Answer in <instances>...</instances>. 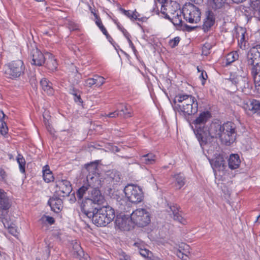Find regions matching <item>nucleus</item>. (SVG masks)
<instances>
[{"label":"nucleus","instance_id":"9d476101","mask_svg":"<svg viewBox=\"0 0 260 260\" xmlns=\"http://www.w3.org/2000/svg\"><path fill=\"white\" fill-rule=\"evenodd\" d=\"M5 74L11 79H16L24 74L25 66L21 60H17L6 66Z\"/></svg>","mask_w":260,"mask_h":260},{"label":"nucleus","instance_id":"5701e85b","mask_svg":"<svg viewBox=\"0 0 260 260\" xmlns=\"http://www.w3.org/2000/svg\"><path fill=\"white\" fill-rule=\"evenodd\" d=\"M119 115L125 118L132 116V110L130 106L127 104H121L119 108Z\"/></svg>","mask_w":260,"mask_h":260},{"label":"nucleus","instance_id":"4468645a","mask_svg":"<svg viewBox=\"0 0 260 260\" xmlns=\"http://www.w3.org/2000/svg\"><path fill=\"white\" fill-rule=\"evenodd\" d=\"M228 80L231 81L237 88H248V79L246 72L243 73V75H239L237 73H231Z\"/></svg>","mask_w":260,"mask_h":260},{"label":"nucleus","instance_id":"f8f14e48","mask_svg":"<svg viewBox=\"0 0 260 260\" xmlns=\"http://www.w3.org/2000/svg\"><path fill=\"white\" fill-rule=\"evenodd\" d=\"M260 44L252 47L249 50L247 54V64L250 66L251 69L260 67Z\"/></svg>","mask_w":260,"mask_h":260},{"label":"nucleus","instance_id":"58836bf2","mask_svg":"<svg viewBox=\"0 0 260 260\" xmlns=\"http://www.w3.org/2000/svg\"><path fill=\"white\" fill-rule=\"evenodd\" d=\"M40 221L42 223L47 222L49 224L51 225L54 223L55 220L54 218L51 216L43 215L40 219Z\"/></svg>","mask_w":260,"mask_h":260},{"label":"nucleus","instance_id":"a18cd8bd","mask_svg":"<svg viewBox=\"0 0 260 260\" xmlns=\"http://www.w3.org/2000/svg\"><path fill=\"white\" fill-rule=\"evenodd\" d=\"M179 41L180 38L178 37H176L174 38L173 39L170 40L169 45L171 47V48H174L178 45Z\"/></svg>","mask_w":260,"mask_h":260},{"label":"nucleus","instance_id":"6ab92c4d","mask_svg":"<svg viewBox=\"0 0 260 260\" xmlns=\"http://www.w3.org/2000/svg\"><path fill=\"white\" fill-rule=\"evenodd\" d=\"M210 164L213 169H217L219 171H223L225 167V161L222 155L218 154L215 157V158L210 161Z\"/></svg>","mask_w":260,"mask_h":260},{"label":"nucleus","instance_id":"dca6fc26","mask_svg":"<svg viewBox=\"0 0 260 260\" xmlns=\"http://www.w3.org/2000/svg\"><path fill=\"white\" fill-rule=\"evenodd\" d=\"M179 10L180 9L178 4L174 2L166 3L161 5V12L167 19H169Z\"/></svg>","mask_w":260,"mask_h":260},{"label":"nucleus","instance_id":"680f3d73","mask_svg":"<svg viewBox=\"0 0 260 260\" xmlns=\"http://www.w3.org/2000/svg\"><path fill=\"white\" fill-rule=\"evenodd\" d=\"M113 150H115V151H117V152H118V151H119V149L118 148V147H116V146H114V147H113Z\"/></svg>","mask_w":260,"mask_h":260},{"label":"nucleus","instance_id":"4d7b16f0","mask_svg":"<svg viewBox=\"0 0 260 260\" xmlns=\"http://www.w3.org/2000/svg\"><path fill=\"white\" fill-rule=\"evenodd\" d=\"M104 34L106 36V38L109 41V42L111 44H112V45L114 47V48L115 49H116V46H115L116 44H115V42H114L112 38L109 35V34Z\"/></svg>","mask_w":260,"mask_h":260},{"label":"nucleus","instance_id":"7ed1b4c3","mask_svg":"<svg viewBox=\"0 0 260 260\" xmlns=\"http://www.w3.org/2000/svg\"><path fill=\"white\" fill-rule=\"evenodd\" d=\"M105 202L104 197L100 191H96L90 198L83 201L81 204L82 212L90 219H92L98 210Z\"/></svg>","mask_w":260,"mask_h":260},{"label":"nucleus","instance_id":"6e6d98bb","mask_svg":"<svg viewBox=\"0 0 260 260\" xmlns=\"http://www.w3.org/2000/svg\"><path fill=\"white\" fill-rule=\"evenodd\" d=\"M96 23L97 25L100 27L101 30L102 31V32H107L106 29L103 25L102 23V21L100 20H98L96 21Z\"/></svg>","mask_w":260,"mask_h":260},{"label":"nucleus","instance_id":"e2e57ef3","mask_svg":"<svg viewBox=\"0 0 260 260\" xmlns=\"http://www.w3.org/2000/svg\"><path fill=\"white\" fill-rule=\"evenodd\" d=\"M8 155L9 158L10 159H13V155L12 154H10L9 153V154H8Z\"/></svg>","mask_w":260,"mask_h":260},{"label":"nucleus","instance_id":"9b49d317","mask_svg":"<svg viewBox=\"0 0 260 260\" xmlns=\"http://www.w3.org/2000/svg\"><path fill=\"white\" fill-rule=\"evenodd\" d=\"M11 205L12 201L7 193L3 189H0V221L3 223L5 227V221L7 220L6 217Z\"/></svg>","mask_w":260,"mask_h":260},{"label":"nucleus","instance_id":"864d4df0","mask_svg":"<svg viewBox=\"0 0 260 260\" xmlns=\"http://www.w3.org/2000/svg\"><path fill=\"white\" fill-rule=\"evenodd\" d=\"M7 177V174L5 170L0 168V180L5 181Z\"/></svg>","mask_w":260,"mask_h":260},{"label":"nucleus","instance_id":"4be33fe9","mask_svg":"<svg viewBox=\"0 0 260 260\" xmlns=\"http://www.w3.org/2000/svg\"><path fill=\"white\" fill-rule=\"evenodd\" d=\"M46 68L50 71L53 72L56 70L57 68V63L56 59L54 58L53 54L50 53H46V57L45 60Z\"/></svg>","mask_w":260,"mask_h":260},{"label":"nucleus","instance_id":"1a4fd4ad","mask_svg":"<svg viewBox=\"0 0 260 260\" xmlns=\"http://www.w3.org/2000/svg\"><path fill=\"white\" fill-rule=\"evenodd\" d=\"M124 192L127 200L133 203H139L143 199L142 188L132 184H127L124 188Z\"/></svg>","mask_w":260,"mask_h":260},{"label":"nucleus","instance_id":"0e129e2a","mask_svg":"<svg viewBox=\"0 0 260 260\" xmlns=\"http://www.w3.org/2000/svg\"><path fill=\"white\" fill-rule=\"evenodd\" d=\"M118 27H119V30L121 31H122V32H124V29L123 28H121V27H120V26L119 25H118Z\"/></svg>","mask_w":260,"mask_h":260},{"label":"nucleus","instance_id":"bb28decb","mask_svg":"<svg viewBox=\"0 0 260 260\" xmlns=\"http://www.w3.org/2000/svg\"><path fill=\"white\" fill-rule=\"evenodd\" d=\"M40 85L42 89L48 94H52L53 89L52 87V83L49 81L46 78L42 79L40 81Z\"/></svg>","mask_w":260,"mask_h":260},{"label":"nucleus","instance_id":"a19ab883","mask_svg":"<svg viewBox=\"0 0 260 260\" xmlns=\"http://www.w3.org/2000/svg\"><path fill=\"white\" fill-rule=\"evenodd\" d=\"M74 252L77 253V255L79 256H81L83 254V251L81 247L77 242L73 245V246Z\"/></svg>","mask_w":260,"mask_h":260},{"label":"nucleus","instance_id":"774afa93","mask_svg":"<svg viewBox=\"0 0 260 260\" xmlns=\"http://www.w3.org/2000/svg\"><path fill=\"white\" fill-rule=\"evenodd\" d=\"M47 127V128L48 129V131H50V133H52L51 131L49 129V128H50V126L49 125H48V126H46Z\"/></svg>","mask_w":260,"mask_h":260},{"label":"nucleus","instance_id":"79ce46f5","mask_svg":"<svg viewBox=\"0 0 260 260\" xmlns=\"http://www.w3.org/2000/svg\"><path fill=\"white\" fill-rule=\"evenodd\" d=\"M245 34H242L241 38L238 40V45L242 49H246L247 41L245 40Z\"/></svg>","mask_w":260,"mask_h":260},{"label":"nucleus","instance_id":"473e14b6","mask_svg":"<svg viewBox=\"0 0 260 260\" xmlns=\"http://www.w3.org/2000/svg\"><path fill=\"white\" fill-rule=\"evenodd\" d=\"M175 179V186L178 189H180L185 183L184 176L181 173L176 174L174 176Z\"/></svg>","mask_w":260,"mask_h":260},{"label":"nucleus","instance_id":"c03bdc74","mask_svg":"<svg viewBox=\"0 0 260 260\" xmlns=\"http://www.w3.org/2000/svg\"><path fill=\"white\" fill-rule=\"evenodd\" d=\"M118 260H131L130 256L122 250L118 252Z\"/></svg>","mask_w":260,"mask_h":260},{"label":"nucleus","instance_id":"de8ad7c7","mask_svg":"<svg viewBox=\"0 0 260 260\" xmlns=\"http://www.w3.org/2000/svg\"><path fill=\"white\" fill-rule=\"evenodd\" d=\"M68 27L71 31L79 30L78 25L73 22H70L69 23Z\"/></svg>","mask_w":260,"mask_h":260},{"label":"nucleus","instance_id":"69168bd1","mask_svg":"<svg viewBox=\"0 0 260 260\" xmlns=\"http://www.w3.org/2000/svg\"><path fill=\"white\" fill-rule=\"evenodd\" d=\"M120 180V178L119 176V175H117V177L116 179V181L118 182Z\"/></svg>","mask_w":260,"mask_h":260},{"label":"nucleus","instance_id":"2eb2a0df","mask_svg":"<svg viewBox=\"0 0 260 260\" xmlns=\"http://www.w3.org/2000/svg\"><path fill=\"white\" fill-rule=\"evenodd\" d=\"M129 215H117L115 219L116 226L122 231H129L133 228V222L128 218Z\"/></svg>","mask_w":260,"mask_h":260},{"label":"nucleus","instance_id":"f3484780","mask_svg":"<svg viewBox=\"0 0 260 260\" xmlns=\"http://www.w3.org/2000/svg\"><path fill=\"white\" fill-rule=\"evenodd\" d=\"M56 186L59 188V189L56 190L58 195L63 197L68 196L72 191V185L70 182L67 180H59Z\"/></svg>","mask_w":260,"mask_h":260},{"label":"nucleus","instance_id":"aec40b11","mask_svg":"<svg viewBox=\"0 0 260 260\" xmlns=\"http://www.w3.org/2000/svg\"><path fill=\"white\" fill-rule=\"evenodd\" d=\"M244 109L260 115V102L256 100H249L244 106Z\"/></svg>","mask_w":260,"mask_h":260},{"label":"nucleus","instance_id":"2f4dec72","mask_svg":"<svg viewBox=\"0 0 260 260\" xmlns=\"http://www.w3.org/2000/svg\"><path fill=\"white\" fill-rule=\"evenodd\" d=\"M119 11L123 14L124 15L127 16L131 20L134 21L137 19H139L138 17L139 16L138 13L135 10V11H132L130 10H125L124 9L120 8Z\"/></svg>","mask_w":260,"mask_h":260},{"label":"nucleus","instance_id":"c85d7f7f","mask_svg":"<svg viewBox=\"0 0 260 260\" xmlns=\"http://www.w3.org/2000/svg\"><path fill=\"white\" fill-rule=\"evenodd\" d=\"M43 177L44 181L47 183L51 182L54 180L52 173L48 165L45 166L43 168Z\"/></svg>","mask_w":260,"mask_h":260},{"label":"nucleus","instance_id":"603ef678","mask_svg":"<svg viewBox=\"0 0 260 260\" xmlns=\"http://www.w3.org/2000/svg\"><path fill=\"white\" fill-rule=\"evenodd\" d=\"M74 99L75 102L76 103H77L79 105L82 106L83 101L82 100V99L81 98L80 94H78L76 96H74Z\"/></svg>","mask_w":260,"mask_h":260},{"label":"nucleus","instance_id":"393cba45","mask_svg":"<svg viewBox=\"0 0 260 260\" xmlns=\"http://www.w3.org/2000/svg\"><path fill=\"white\" fill-rule=\"evenodd\" d=\"M240 164L239 156L237 154H232L228 159V164L229 168L232 169L238 168Z\"/></svg>","mask_w":260,"mask_h":260},{"label":"nucleus","instance_id":"72a5a7b5","mask_svg":"<svg viewBox=\"0 0 260 260\" xmlns=\"http://www.w3.org/2000/svg\"><path fill=\"white\" fill-rule=\"evenodd\" d=\"M17 161L19 164V167L20 171L22 173H24L25 172V160L23 156L20 154H18L17 157Z\"/></svg>","mask_w":260,"mask_h":260},{"label":"nucleus","instance_id":"7c9ffc66","mask_svg":"<svg viewBox=\"0 0 260 260\" xmlns=\"http://www.w3.org/2000/svg\"><path fill=\"white\" fill-rule=\"evenodd\" d=\"M181 14H182V10L180 9L168 19H169L174 25H179L181 24L182 22Z\"/></svg>","mask_w":260,"mask_h":260},{"label":"nucleus","instance_id":"e433bc0d","mask_svg":"<svg viewBox=\"0 0 260 260\" xmlns=\"http://www.w3.org/2000/svg\"><path fill=\"white\" fill-rule=\"evenodd\" d=\"M135 245L138 246V248L139 249L140 254L142 256L144 257H149L151 256L152 253L149 250L145 248H143L138 243H135Z\"/></svg>","mask_w":260,"mask_h":260},{"label":"nucleus","instance_id":"412c9836","mask_svg":"<svg viewBox=\"0 0 260 260\" xmlns=\"http://www.w3.org/2000/svg\"><path fill=\"white\" fill-rule=\"evenodd\" d=\"M48 204L51 207V210L56 213L59 212L62 208V201L57 197L50 198L48 201Z\"/></svg>","mask_w":260,"mask_h":260},{"label":"nucleus","instance_id":"a211bd4d","mask_svg":"<svg viewBox=\"0 0 260 260\" xmlns=\"http://www.w3.org/2000/svg\"><path fill=\"white\" fill-rule=\"evenodd\" d=\"M170 210L172 212L173 218L174 220L178 221V222L185 225L186 224L187 221L186 219L182 216L180 214V207L177 204H172L169 206Z\"/></svg>","mask_w":260,"mask_h":260},{"label":"nucleus","instance_id":"6e6552de","mask_svg":"<svg viewBox=\"0 0 260 260\" xmlns=\"http://www.w3.org/2000/svg\"><path fill=\"white\" fill-rule=\"evenodd\" d=\"M131 220L139 227H144L150 222V214L145 209L139 208L131 214Z\"/></svg>","mask_w":260,"mask_h":260},{"label":"nucleus","instance_id":"052dcab7","mask_svg":"<svg viewBox=\"0 0 260 260\" xmlns=\"http://www.w3.org/2000/svg\"><path fill=\"white\" fill-rule=\"evenodd\" d=\"M157 1L160 4H161V5H164V4H166V3H167V1L168 0H157Z\"/></svg>","mask_w":260,"mask_h":260},{"label":"nucleus","instance_id":"ddd939ff","mask_svg":"<svg viewBox=\"0 0 260 260\" xmlns=\"http://www.w3.org/2000/svg\"><path fill=\"white\" fill-rule=\"evenodd\" d=\"M29 52V56L32 59L31 64L41 66L45 63L46 54L44 55L36 46L34 43V46L31 44L29 46L28 45Z\"/></svg>","mask_w":260,"mask_h":260},{"label":"nucleus","instance_id":"423d86ee","mask_svg":"<svg viewBox=\"0 0 260 260\" xmlns=\"http://www.w3.org/2000/svg\"><path fill=\"white\" fill-rule=\"evenodd\" d=\"M85 169L88 172L86 177L87 185L90 190L89 191L92 195L95 190L100 191L99 188L102 186V181L99 175L96 173L97 164L95 162L87 164L85 166Z\"/></svg>","mask_w":260,"mask_h":260},{"label":"nucleus","instance_id":"09e8293b","mask_svg":"<svg viewBox=\"0 0 260 260\" xmlns=\"http://www.w3.org/2000/svg\"><path fill=\"white\" fill-rule=\"evenodd\" d=\"M2 126L1 127L0 132L3 136L6 135L8 133V127L6 126V123L2 121Z\"/></svg>","mask_w":260,"mask_h":260},{"label":"nucleus","instance_id":"b1692460","mask_svg":"<svg viewBox=\"0 0 260 260\" xmlns=\"http://www.w3.org/2000/svg\"><path fill=\"white\" fill-rule=\"evenodd\" d=\"M215 22L214 18L211 13L208 12V15L202 25L203 29L204 31H208L211 30Z\"/></svg>","mask_w":260,"mask_h":260},{"label":"nucleus","instance_id":"3c124183","mask_svg":"<svg viewBox=\"0 0 260 260\" xmlns=\"http://www.w3.org/2000/svg\"><path fill=\"white\" fill-rule=\"evenodd\" d=\"M119 116H120L119 111L118 110L113 112L109 113L108 114L106 115V116L109 118H115Z\"/></svg>","mask_w":260,"mask_h":260},{"label":"nucleus","instance_id":"338daca9","mask_svg":"<svg viewBox=\"0 0 260 260\" xmlns=\"http://www.w3.org/2000/svg\"><path fill=\"white\" fill-rule=\"evenodd\" d=\"M257 221L260 223V214L257 217Z\"/></svg>","mask_w":260,"mask_h":260},{"label":"nucleus","instance_id":"ea45409f","mask_svg":"<svg viewBox=\"0 0 260 260\" xmlns=\"http://www.w3.org/2000/svg\"><path fill=\"white\" fill-rule=\"evenodd\" d=\"M93 77L95 81V86L100 87L105 83V79L104 77L98 75H95Z\"/></svg>","mask_w":260,"mask_h":260},{"label":"nucleus","instance_id":"c9c22d12","mask_svg":"<svg viewBox=\"0 0 260 260\" xmlns=\"http://www.w3.org/2000/svg\"><path fill=\"white\" fill-rule=\"evenodd\" d=\"M225 0H210V4L213 9L221 8L225 3Z\"/></svg>","mask_w":260,"mask_h":260},{"label":"nucleus","instance_id":"39448f33","mask_svg":"<svg viewBox=\"0 0 260 260\" xmlns=\"http://www.w3.org/2000/svg\"><path fill=\"white\" fill-rule=\"evenodd\" d=\"M114 210L110 206L104 204L98 210L92 219L93 223L97 226H105L110 223L115 218Z\"/></svg>","mask_w":260,"mask_h":260},{"label":"nucleus","instance_id":"cd10ccee","mask_svg":"<svg viewBox=\"0 0 260 260\" xmlns=\"http://www.w3.org/2000/svg\"><path fill=\"white\" fill-rule=\"evenodd\" d=\"M239 58V54L237 51H232L228 53L225 56V61L224 63L225 66H228L232 63L237 60Z\"/></svg>","mask_w":260,"mask_h":260},{"label":"nucleus","instance_id":"c756f323","mask_svg":"<svg viewBox=\"0 0 260 260\" xmlns=\"http://www.w3.org/2000/svg\"><path fill=\"white\" fill-rule=\"evenodd\" d=\"M141 161L146 165H151L155 162L156 156L152 153L143 155L141 156Z\"/></svg>","mask_w":260,"mask_h":260},{"label":"nucleus","instance_id":"a878e982","mask_svg":"<svg viewBox=\"0 0 260 260\" xmlns=\"http://www.w3.org/2000/svg\"><path fill=\"white\" fill-rule=\"evenodd\" d=\"M251 74L257 89L260 91V67L251 69Z\"/></svg>","mask_w":260,"mask_h":260},{"label":"nucleus","instance_id":"0eeeda50","mask_svg":"<svg viewBox=\"0 0 260 260\" xmlns=\"http://www.w3.org/2000/svg\"><path fill=\"white\" fill-rule=\"evenodd\" d=\"M182 12L184 18L189 23H197L201 20V11L193 4L186 3L182 8Z\"/></svg>","mask_w":260,"mask_h":260},{"label":"nucleus","instance_id":"f03ea898","mask_svg":"<svg viewBox=\"0 0 260 260\" xmlns=\"http://www.w3.org/2000/svg\"><path fill=\"white\" fill-rule=\"evenodd\" d=\"M173 103L174 111L184 117L194 114L198 112V103L191 95L178 94L174 98Z\"/></svg>","mask_w":260,"mask_h":260},{"label":"nucleus","instance_id":"13d9d810","mask_svg":"<svg viewBox=\"0 0 260 260\" xmlns=\"http://www.w3.org/2000/svg\"><path fill=\"white\" fill-rule=\"evenodd\" d=\"M70 93L73 94L74 96H76L79 93V91L76 89L74 87L71 86L70 88Z\"/></svg>","mask_w":260,"mask_h":260},{"label":"nucleus","instance_id":"f257e3e1","mask_svg":"<svg viewBox=\"0 0 260 260\" xmlns=\"http://www.w3.org/2000/svg\"><path fill=\"white\" fill-rule=\"evenodd\" d=\"M206 131V134L209 135V141L212 138H218L226 146L231 145L235 141L237 134L236 124L230 121L222 125L212 122Z\"/></svg>","mask_w":260,"mask_h":260},{"label":"nucleus","instance_id":"5fc2aeb1","mask_svg":"<svg viewBox=\"0 0 260 260\" xmlns=\"http://www.w3.org/2000/svg\"><path fill=\"white\" fill-rule=\"evenodd\" d=\"M124 36H125V37L127 39V40L128 41V43H129V46H131V47L132 48L133 50L134 51V52L135 53H136V49L134 45V44H133L132 41L130 40L129 38V34H124Z\"/></svg>","mask_w":260,"mask_h":260},{"label":"nucleus","instance_id":"bf43d9fd","mask_svg":"<svg viewBox=\"0 0 260 260\" xmlns=\"http://www.w3.org/2000/svg\"><path fill=\"white\" fill-rule=\"evenodd\" d=\"M190 1L194 2L196 4H200L203 2V0H190Z\"/></svg>","mask_w":260,"mask_h":260},{"label":"nucleus","instance_id":"37998d69","mask_svg":"<svg viewBox=\"0 0 260 260\" xmlns=\"http://www.w3.org/2000/svg\"><path fill=\"white\" fill-rule=\"evenodd\" d=\"M197 69L199 72H201L200 75L199 76V78L201 80H202V84L203 85H204L205 84V81L208 78V75L205 71H204V70L200 71L199 67L197 68Z\"/></svg>","mask_w":260,"mask_h":260},{"label":"nucleus","instance_id":"8fccbe9b","mask_svg":"<svg viewBox=\"0 0 260 260\" xmlns=\"http://www.w3.org/2000/svg\"><path fill=\"white\" fill-rule=\"evenodd\" d=\"M176 255L177 256L183 260L186 259V257H187L186 253L181 251V249H177L176 251Z\"/></svg>","mask_w":260,"mask_h":260},{"label":"nucleus","instance_id":"20e7f679","mask_svg":"<svg viewBox=\"0 0 260 260\" xmlns=\"http://www.w3.org/2000/svg\"><path fill=\"white\" fill-rule=\"evenodd\" d=\"M210 117L211 114L209 111H204L193 121L196 128L194 132L201 147L205 146L209 141V135L206 134L209 126H202V125L205 124Z\"/></svg>","mask_w":260,"mask_h":260},{"label":"nucleus","instance_id":"4c0bfd02","mask_svg":"<svg viewBox=\"0 0 260 260\" xmlns=\"http://www.w3.org/2000/svg\"><path fill=\"white\" fill-rule=\"evenodd\" d=\"M212 45L209 43H206L202 47V55L207 56L211 52V49Z\"/></svg>","mask_w":260,"mask_h":260},{"label":"nucleus","instance_id":"f704fd0d","mask_svg":"<svg viewBox=\"0 0 260 260\" xmlns=\"http://www.w3.org/2000/svg\"><path fill=\"white\" fill-rule=\"evenodd\" d=\"M90 189L86 184H84L82 187L79 188L77 191V197L79 200H81L83 197L86 191Z\"/></svg>","mask_w":260,"mask_h":260},{"label":"nucleus","instance_id":"49530a36","mask_svg":"<svg viewBox=\"0 0 260 260\" xmlns=\"http://www.w3.org/2000/svg\"><path fill=\"white\" fill-rule=\"evenodd\" d=\"M84 85L89 87H91L93 85H95V81L94 80V77L89 78L86 79L85 81Z\"/></svg>","mask_w":260,"mask_h":260}]
</instances>
